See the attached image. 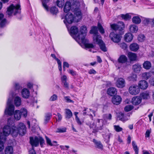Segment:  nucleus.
Returning a JSON list of instances; mask_svg holds the SVG:
<instances>
[{"label":"nucleus","mask_w":154,"mask_h":154,"mask_svg":"<svg viewBox=\"0 0 154 154\" xmlns=\"http://www.w3.org/2000/svg\"><path fill=\"white\" fill-rule=\"evenodd\" d=\"M13 147L11 146H7L5 150V154H13Z\"/></svg>","instance_id":"nucleus-29"},{"label":"nucleus","mask_w":154,"mask_h":154,"mask_svg":"<svg viewBox=\"0 0 154 154\" xmlns=\"http://www.w3.org/2000/svg\"><path fill=\"white\" fill-rule=\"evenodd\" d=\"M66 118V119L70 118L72 116V113L71 111L69 109H65Z\"/></svg>","instance_id":"nucleus-34"},{"label":"nucleus","mask_w":154,"mask_h":154,"mask_svg":"<svg viewBox=\"0 0 154 154\" xmlns=\"http://www.w3.org/2000/svg\"><path fill=\"white\" fill-rule=\"evenodd\" d=\"M4 147V146L3 143H0V154H3L2 151Z\"/></svg>","instance_id":"nucleus-52"},{"label":"nucleus","mask_w":154,"mask_h":154,"mask_svg":"<svg viewBox=\"0 0 154 154\" xmlns=\"http://www.w3.org/2000/svg\"><path fill=\"white\" fill-rule=\"evenodd\" d=\"M61 79L62 82L64 81H66L67 77L66 76L64 75L61 77Z\"/></svg>","instance_id":"nucleus-59"},{"label":"nucleus","mask_w":154,"mask_h":154,"mask_svg":"<svg viewBox=\"0 0 154 154\" xmlns=\"http://www.w3.org/2000/svg\"><path fill=\"white\" fill-rule=\"evenodd\" d=\"M16 94H11V97L8 98L7 103V107L5 110V114L9 116L12 115L14 113V119L17 120H18L21 118L20 112L19 110H16L14 112V106L11 103L13 97Z\"/></svg>","instance_id":"nucleus-2"},{"label":"nucleus","mask_w":154,"mask_h":154,"mask_svg":"<svg viewBox=\"0 0 154 154\" xmlns=\"http://www.w3.org/2000/svg\"><path fill=\"white\" fill-rule=\"evenodd\" d=\"M142 101L141 98L139 97H134L131 100L132 104L134 105H137L140 104Z\"/></svg>","instance_id":"nucleus-15"},{"label":"nucleus","mask_w":154,"mask_h":154,"mask_svg":"<svg viewBox=\"0 0 154 154\" xmlns=\"http://www.w3.org/2000/svg\"><path fill=\"white\" fill-rule=\"evenodd\" d=\"M128 56L131 61L136 60L137 57L136 54L131 52H129L128 53Z\"/></svg>","instance_id":"nucleus-23"},{"label":"nucleus","mask_w":154,"mask_h":154,"mask_svg":"<svg viewBox=\"0 0 154 154\" xmlns=\"http://www.w3.org/2000/svg\"><path fill=\"white\" fill-rule=\"evenodd\" d=\"M63 68L64 69L65 67L69 68V64L66 62H64L63 63Z\"/></svg>","instance_id":"nucleus-57"},{"label":"nucleus","mask_w":154,"mask_h":154,"mask_svg":"<svg viewBox=\"0 0 154 154\" xmlns=\"http://www.w3.org/2000/svg\"><path fill=\"white\" fill-rule=\"evenodd\" d=\"M93 142L95 145V147L100 149H102L103 146L100 141H97L95 139L93 140Z\"/></svg>","instance_id":"nucleus-30"},{"label":"nucleus","mask_w":154,"mask_h":154,"mask_svg":"<svg viewBox=\"0 0 154 154\" xmlns=\"http://www.w3.org/2000/svg\"><path fill=\"white\" fill-rule=\"evenodd\" d=\"M140 96L143 99H148L150 97L149 92L147 91L141 93Z\"/></svg>","instance_id":"nucleus-24"},{"label":"nucleus","mask_w":154,"mask_h":154,"mask_svg":"<svg viewBox=\"0 0 154 154\" xmlns=\"http://www.w3.org/2000/svg\"><path fill=\"white\" fill-rule=\"evenodd\" d=\"M133 108V106L131 105H128L125 107L124 110L126 112H129Z\"/></svg>","instance_id":"nucleus-44"},{"label":"nucleus","mask_w":154,"mask_h":154,"mask_svg":"<svg viewBox=\"0 0 154 154\" xmlns=\"http://www.w3.org/2000/svg\"><path fill=\"white\" fill-rule=\"evenodd\" d=\"M21 116L22 115L24 117H26L27 116V111L25 108L21 109L20 111Z\"/></svg>","instance_id":"nucleus-42"},{"label":"nucleus","mask_w":154,"mask_h":154,"mask_svg":"<svg viewBox=\"0 0 154 154\" xmlns=\"http://www.w3.org/2000/svg\"><path fill=\"white\" fill-rule=\"evenodd\" d=\"M76 17V16L75 14L74 17H73L72 13H69L65 16V20L69 24L72 23L73 20L76 22H78L80 20H79L78 21H76V20L75 18Z\"/></svg>","instance_id":"nucleus-11"},{"label":"nucleus","mask_w":154,"mask_h":154,"mask_svg":"<svg viewBox=\"0 0 154 154\" xmlns=\"http://www.w3.org/2000/svg\"><path fill=\"white\" fill-rule=\"evenodd\" d=\"M6 21L5 19H4L2 20L0 23V26L1 27H4L6 23Z\"/></svg>","instance_id":"nucleus-49"},{"label":"nucleus","mask_w":154,"mask_h":154,"mask_svg":"<svg viewBox=\"0 0 154 154\" xmlns=\"http://www.w3.org/2000/svg\"><path fill=\"white\" fill-rule=\"evenodd\" d=\"M120 47L122 49H125L127 48V45L125 43H122L119 44Z\"/></svg>","instance_id":"nucleus-50"},{"label":"nucleus","mask_w":154,"mask_h":154,"mask_svg":"<svg viewBox=\"0 0 154 154\" xmlns=\"http://www.w3.org/2000/svg\"><path fill=\"white\" fill-rule=\"evenodd\" d=\"M117 91L116 89L114 87H111L108 89L107 93L109 95L112 96L117 94Z\"/></svg>","instance_id":"nucleus-21"},{"label":"nucleus","mask_w":154,"mask_h":154,"mask_svg":"<svg viewBox=\"0 0 154 154\" xmlns=\"http://www.w3.org/2000/svg\"><path fill=\"white\" fill-rule=\"evenodd\" d=\"M87 125L89 126L90 128L94 130L95 128L96 125L94 123H93L92 124H88Z\"/></svg>","instance_id":"nucleus-53"},{"label":"nucleus","mask_w":154,"mask_h":154,"mask_svg":"<svg viewBox=\"0 0 154 154\" xmlns=\"http://www.w3.org/2000/svg\"><path fill=\"white\" fill-rule=\"evenodd\" d=\"M114 128L115 131L117 132H120L123 129L122 128L120 127L119 125H115L114 126Z\"/></svg>","instance_id":"nucleus-46"},{"label":"nucleus","mask_w":154,"mask_h":154,"mask_svg":"<svg viewBox=\"0 0 154 154\" xmlns=\"http://www.w3.org/2000/svg\"><path fill=\"white\" fill-rule=\"evenodd\" d=\"M138 39L139 41L143 42L145 39V36L143 34L139 35L138 37Z\"/></svg>","instance_id":"nucleus-48"},{"label":"nucleus","mask_w":154,"mask_h":154,"mask_svg":"<svg viewBox=\"0 0 154 154\" xmlns=\"http://www.w3.org/2000/svg\"><path fill=\"white\" fill-rule=\"evenodd\" d=\"M137 78V76L136 75L133 74L128 77V79L129 81H134L136 80Z\"/></svg>","instance_id":"nucleus-38"},{"label":"nucleus","mask_w":154,"mask_h":154,"mask_svg":"<svg viewBox=\"0 0 154 154\" xmlns=\"http://www.w3.org/2000/svg\"><path fill=\"white\" fill-rule=\"evenodd\" d=\"M96 72L95 70L93 69H90L88 72V73L89 74H94L96 73Z\"/></svg>","instance_id":"nucleus-62"},{"label":"nucleus","mask_w":154,"mask_h":154,"mask_svg":"<svg viewBox=\"0 0 154 154\" xmlns=\"http://www.w3.org/2000/svg\"><path fill=\"white\" fill-rule=\"evenodd\" d=\"M90 32L91 34H93L94 35L93 37V41H94V37L95 35L98 36H100V35H97L98 31L97 30V27L96 26H93L91 28L90 30Z\"/></svg>","instance_id":"nucleus-28"},{"label":"nucleus","mask_w":154,"mask_h":154,"mask_svg":"<svg viewBox=\"0 0 154 154\" xmlns=\"http://www.w3.org/2000/svg\"><path fill=\"white\" fill-rule=\"evenodd\" d=\"M66 101L68 103L73 102V101L69 98V97L66 96L64 97Z\"/></svg>","instance_id":"nucleus-54"},{"label":"nucleus","mask_w":154,"mask_h":154,"mask_svg":"<svg viewBox=\"0 0 154 154\" xmlns=\"http://www.w3.org/2000/svg\"><path fill=\"white\" fill-rule=\"evenodd\" d=\"M127 58L124 55H122L120 56L118 59V61L119 63H125L127 62Z\"/></svg>","instance_id":"nucleus-27"},{"label":"nucleus","mask_w":154,"mask_h":154,"mask_svg":"<svg viewBox=\"0 0 154 154\" xmlns=\"http://www.w3.org/2000/svg\"><path fill=\"white\" fill-rule=\"evenodd\" d=\"M14 125H7L5 126L3 129V133H0V143H3V141H5L6 139V137L9 135L11 133L12 134Z\"/></svg>","instance_id":"nucleus-4"},{"label":"nucleus","mask_w":154,"mask_h":154,"mask_svg":"<svg viewBox=\"0 0 154 154\" xmlns=\"http://www.w3.org/2000/svg\"><path fill=\"white\" fill-rule=\"evenodd\" d=\"M100 36L95 35L94 37V42L98 44L100 47V49L104 52L107 51V48L105 46V44L101 39Z\"/></svg>","instance_id":"nucleus-8"},{"label":"nucleus","mask_w":154,"mask_h":154,"mask_svg":"<svg viewBox=\"0 0 154 154\" xmlns=\"http://www.w3.org/2000/svg\"><path fill=\"white\" fill-rule=\"evenodd\" d=\"M69 72L70 74L73 76L76 75V72L72 70H69Z\"/></svg>","instance_id":"nucleus-60"},{"label":"nucleus","mask_w":154,"mask_h":154,"mask_svg":"<svg viewBox=\"0 0 154 154\" xmlns=\"http://www.w3.org/2000/svg\"><path fill=\"white\" fill-rule=\"evenodd\" d=\"M51 116V114L50 113H48L46 114L44 120V124H46L49 121L50 117Z\"/></svg>","instance_id":"nucleus-35"},{"label":"nucleus","mask_w":154,"mask_h":154,"mask_svg":"<svg viewBox=\"0 0 154 154\" xmlns=\"http://www.w3.org/2000/svg\"><path fill=\"white\" fill-rule=\"evenodd\" d=\"M125 80L122 78L118 79L116 80V85L119 88H122L125 86Z\"/></svg>","instance_id":"nucleus-13"},{"label":"nucleus","mask_w":154,"mask_h":154,"mask_svg":"<svg viewBox=\"0 0 154 154\" xmlns=\"http://www.w3.org/2000/svg\"><path fill=\"white\" fill-rule=\"evenodd\" d=\"M78 32V29L76 26H72L70 29V32L72 34L76 35Z\"/></svg>","instance_id":"nucleus-32"},{"label":"nucleus","mask_w":154,"mask_h":154,"mask_svg":"<svg viewBox=\"0 0 154 154\" xmlns=\"http://www.w3.org/2000/svg\"><path fill=\"white\" fill-rule=\"evenodd\" d=\"M29 154H36L35 152L34 149V148L29 151Z\"/></svg>","instance_id":"nucleus-64"},{"label":"nucleus","mask_w":154,"mask_h":154,"mask_svg":"<svg viewBox=\"0 0 154 154\" xmlns=\"http://www.w3.org/2000/svg\"><path fill=\"white\" fill-rule=\"evenodd\" d=\"M129 29L132 32H136L138 30V28L136 25H133L130 26Z\"/></svg>","instance_id":"nucleus-31"},{"label":"nucleus","mask_w":154,"mask_h":154,"mask_svg":"<svg viewBox=\"0 0 154 154\" xmlns=\"http://www.w3.org/2000/svg\"><path fill=\"white\" fill-rule=\"evenodd\" d=\"M14 89L15 90V91L14 92H13L12 91H11L10 92V94L9 95V98L11 97V94H16L13 97H13H14V96H15L16 94L17 93H16V91H17L18 92L19 91V90L21 89L22 88V87L20 86L19 84L15 82L14 83Z\"/></svg>","instance_id":"nucleus-17"},{"label":"nucleus","mask_w":154,"mask_h":154,"mask_svg":"<svg viewBox=\"0 0 154 154\" xmlns=\"http://www.w3.org/2000/svg\"><path fill=\"white\" fill-rule=\"evenodd\" d=\"M133 22L136 24H139L141 22L140 18L138 16H134L132 19Z\"/></svg>","instance_id":"nucleus-33"},{"label":"nucleus","mask_w":154,"mask_h":154,"mask_svg":"<svg viewBox=\"0 0 154 154\" xmlns=\"http://www.w3.org/2000/svg\"><path fill=\"white\" fill-rule=\"evenodd\" d=\"M130 49L134 51H136L139 48L138 45L136 43H133L129 46Z\"/></svg>","instance_id":"nucleus-25"},{"label":"nucleus","mask_w":154,"mask_h":154,"mask_svg":"<svg viewBox=\"0 0 154 154\" xmlns=\"http://www.w3.org/2000/svg\"><path fill=\"white\" fill-rule=\"evenodd\" d=\"M150 133V130H147L145 134V137H148L149 136V134Z\"/></svg>","instance_id":"nucleus-58"},{"label":"nucleus","mask_w":154,"mask_h":154,"mask_svg":"<svg viewBox=\"0 0 154 154\" xmlns=\"http://www.w3.org/2000/svg\"><path fill=\"white\" fill-rule=\"evenodd\" d=\"M75 120L77 123L79 125H81L82 124V122L80 121L79 118L78 117L75 118Z\"/></svg>","instance_id":"nucleus-61"},{"label":"nucleus","mask_w":154,"mask_h":154,"mask_svg":"<svg viewBox=\"0 0 154 154\" xmlns=\"http://www.w3.org/2000/svg\"><path fill=\"white\" fill-rule=\"evenodd\" d=\"M140 91V89L138 88V86L134 85L130 86L129 89V92L133 95H135L138 94Z\"/></svg>","instance_id":"nucleus-10"},{"label":"nucleus","mask_w":154,"mask_h":154,"mask_svg":"<svg viewBox=\"0 0 154 154\" xmlns=\"http://www.w3.org/2000/svg\"><path fill=\"white\" fill-rule=\"evenodd\" d=\"M98 28L100 32L102 34L104 33V30L102 26L99 23L98 24Z\"/></svg>","instance_id":"nucleus-45"},{"label":"nucleus","mask_w":154,"mask_h":154,"mask_svg":"<svg viewBox=\"0 0 154 154\" xmlns=\"http://www.w3.org/2000/svg\"><path fill=\"white\" fill-rule=\"evenodd\" d=\"M152 19L146 18L145 20V21L147 23H149L152 22Z\"/></svg>","instance_id":"nucleus-56"},{"label":"nucleus","mask_w":154,"mask_h":154,"mask_svg":"<svg viewBox=\"0 0 154 154\" xmlns=\"http://www.w3.org/2000/svg\"><path fill=\"white\" fill-rule=\"evenodd\" d=\"M22 100L20 97L17 96L16 97L14 100V103L16 106H19L21 104Z\"/></svg>","instance_id":"nucleus-22"},{"label":"nucleus","mask_w":154,"mask_h":154,"mask_svg":"<svg viewBox=\"0 0 154 154\" xmlns=\"http://www.w3.org/2000/svg\"><path fill=\"white\" fill-rule=\"evenodd\" d=\"M80 4L79 1H74L72 5L69 2H66L64 8V11L66 13L68 12L71 9L74 13V14L76 16L75 17L76 21L82 19V14L80 9Z\"/></svg>","instance_id":"nucleus-1"},{"label":"nucleus","mask_w":154,"mask_h":154,"mask_svg":"<svg viewBox=\"0 0 154 154\" xmlns=\"http://www.w3.org/2000/svg\"><path fill=\"white\" fill-rule=\"evenodd\" d=\"M138 86L142 89H145L148 87V84L146 81L141 80L139 82Z\"/></svg>","instance_id":"nucleus-18"},{"label":"nucleus","mask_w":154,"mask_h":154,"mask_svg":"<svg viewBox=\"0 0 154 154\" xmlns=\"http://www.w3.org/2000/svg\"><path fill=\"white\" fill-rule=\"evenodd\" d=\"M57 95L55 94H54L50 97L49 100L51 101H53L57 100Z\"/></svg>","instance_id":"nucleus-47"},{"label":"nucleus","mask_w":154,"mask_h":154,"mask_svg":"<svg viewBox=\"0 0 154 154\" xmlns=\"http://www.w3.org/2000/svg\"><path fill=\"white\" fill-rule=\"evenodd\" d=\"M44 142V139L41 137L35 136L34 137H30L29 138V142L32 146V148H33L34 146H38L39 145V143L41 147H42Z\"/></svg>","instance_id":"nucleus-7"},{"label":"nucleus","mask_w":154,"mask_h":154,"mask_svg":"<svg viewBox=\"0 0 154 154\" xmlns=\"http://www.w3.org/2000/svg\"><path fill=\"white\" fill-rule=\"evenodd\" d=\"M133 38V35L131 33H127L125 35L124 37L125 41L128 42H131Z\"/></svg>","instance_id":"nucleus-20"},{"label":"nucleus","mask_w":154,"mask_h":154,"mask_svg":"<svg viewBox=\"0 0 154 154\" xmlns=\"http://www.w3.org/2000/svg\"><path fill=\"white\" fill-rule=\"evenodd\" d=\"M122 100L121 97L119 95H116L113 97L112 99V102L113 104L116 105L119 104Z\"/></svg>","instance_id":"nucleus-16"},{"label":"nucleus","mask_w":154,"mask_h":154,"mask_svg":"<svg viewBox=\"0 0 154 154\" xmlns=\"http://www.w3.org/2000/svg\"><path fill=\"white\" fill-rule=\"evenodd\" d=\"M20 6L19 4L16 5H11L8 8L6 13L9 17L11 16L12 14L14 15L17 14H20L21 12Z\"/></svg>","instance_id":"nucleus-6"},{"label":"nucleus","mask_w":154,"mask_h":154,"mask_svg":"<svg viewBox=\"0 0 154 154\" xmlns=\"http://www.w3.org/2000/svg\"><path fill=\"white\" fill-rule=\"evenodd\" d=\"M121 17L125 20H129L131 18V16L128 14H127L125 15L122 14L121 15Z\"/></svg>","instance_id":"nucleus-37"},{"label":"nucleus","mask_w":154,"mask_h":154,"mask_svg":"<svg viewBox=\"0 0 154 154\" xmlns=\"http://www.w3.org/2000/svg\"><path fill=\"white\" fill-rule=\"evenodd\" d=\"M107 119L111 120L112 118V115L110 114H109L108 115H105Z\"/></svg>","instance_id":"nucleus-63"},{"label":"nucleus","mask_w":154,"mask_h":154,"mask_svg":"<svg viewBox=\"0 0 154 154\" xmlns=\"http://www.w3.org/2000/svg\"><path fill=\"white\" fill-rule=\"evenodd\" d=\"M141 69V65L139 63L135 64L132 66L133 71L136 73H139Z\"/></svg>","instance_id":"nucleus-19"},{"label":"nucleus","mask_w":154,"mask_h":154,"mask_svg":"<svg viewBox=\"0 0 154 154\" xmlns=\"http://www.w3.org/2000/svg\"><path fill=\"white\" fill-rule=\"evenodd\" d=\"M22 97L25 99L28 98L30 96V92L29 90L26 88L23 89L21 91Z\"/></svg>","instance_id":"nucleus-14"},{"label":"nucleus","mask_w":154,"mask_h":154,"mask_svg":"<svg viewBox=\"0 0 154 154\" xmlns=\"http://www.w3.org/2000/svg\"><path fill=\"white\" fill-rule=\"evenodd\" d=\"M12 129V135L13 136L16 137L18 134L21 135H23L26 132V126L22 123H19L17 128L14 126Z\"/></svg>","instance_id":"nucleus-5"},{"label":"nucleus","mask_w":154,"mask_h":154,"mask_svg":"<svg viewBox=\"0 0 154 154\" xmlns=\"http://www.w3.org/2000/svg\"><path fill=\"white\" fill-rule=\"evenodd\" d=\"M143 66L144 69H149L151 67V63L149 61H145L143 63Z\"/></svg>","instance_id":"nucleus-26"},{"label":"nucleus","mask_w":154,"mask_h":154,"mask_svg":"<svg viewBox=\"0 0 154 154\" xmlns=\"http://www.w3.org/2000/svg\"><path fill=\"white\" fill-rule=\"evenodd\" d=\"M79 32L81 33L80 34H79L78 35L75 36V40L79 44L80 43H83L86 48H94L93 45L89 43L88 41L85 38V36L87 33L86 27L84 26H82L80 28Z\"/></svg>","instance_id":"nucleus-3"},{"label":"nucleus","mask_w":154,"mask_h":154,"mask_svg":"<svg viewBox=\"0 0 154 154\" xmlns=\"http://www.w3.org/2000/svg\"><path fill=\"white\" fill-rule=\"evenodd\" d=\"M50 11L51 13L53 14H56L58 12L57 8L55 7H51Z\"/></svg>","instance_id":"nucleus-43"},{"label":"nucleus","mask_w":154,"mask_h":154,"mask_svg":"<svg viewBox=\"0 0 154 154\" xmlns=\"http://www.w3.org/2000/svg\"><path fill=\"white\" fill-rule=\"evenodd\" d=\"M49 0H42V5L45 9L47 11H48V8L46 4L48 2Z\"/></svg>","instance_id":"nucleus-41"},{"label":"nucleus","mask_w":154,"mask_h":154,"mask_svg":"<svg viewBox=\"0 0 154 154\" xmlns=\"http://www.w3.org/2000/svg\"><path fill=\"white\" fill-rule=\"evenodd\" d=\"M110 26L111 28L115 31H121L125 28V25L122 22H119L118 24H111Z\"/></svg>","instance_id":"nucleus-9"},{"label":"nucleus","mask_w":154,"mask_h":154,"mask_svg":"<svg viewBox=\"0 0 154 154\" xmlns=\"http://www.w3.org/2000/svg\"><path fill=\"white\" fill-rule=\"evenodd\" d=\"M63 83V85L64 87L67 89H69V83L67 82V81H64Z\"/></svg>","instance_id":"nucleus-55"},{"label":"nucleus","mask_w":154,"mask_h":154,"mask_svg":"<svg viewBox=\"0 0 154 154\" xmlns=\"http://www.w3.org/2000/svg\"><path fill=\"white\" fill-rule=\"evenodd\" d=\"M64 3V0H57V5L59 8H62Z\"/></svg>","instance_id":"nucleus-40"},{"label":"nucleus","mask_w":154,"mask_h":154,"mask_svg":"<svg viewBox=\"0 0 154 154\" xmlns=\"http://www.w3.org/2000/svg\"><path fill=\"white\" fill-rule=\"evenodd\" d=\"M66 128L64 127L58 128L56 131V133H64L66 132Z\"/></svg>","instance_id":"nucleus-36"},{"label":"nucleus","mask_w":154,"mask_h":154,"mask_svg":"<svg viewBox=\"0 0 154 154\" xmlns=\"http://www.w3.org/2000/svg\"><path fill=\"white\" fill-rule=\"evenodd\" d=\"M46 139L47 143L51 146H53V145L51 142V140L47 137H45Z\"/></svg>","instance_id":"nucleus-51"},{"label":"nucleus","mask_w":154,"mask_h":154,"mask_svg":"<svg viewBox=\"0 0 154 154\" xmlns=\"http://www.w3.org/2000/svg\"><path fill=\"white\" fill-rule=\"evenodd\" d=\"M142 77L143 79H148L150 77V73L147 72L143 73L142 74Z\"/></svg>","instance_id":"nucleus-39"},{"label":"nucleus","mask_w":154,"mask_h":154,"mask_svg":"<svg viewBox=\"0 0 154 154\" xmlns=\"http://www.w3.org/2000/svg\"><path fill=\"white\" fill-rule=\"evenodd\" d=\"M109 37L111 40L115 43H118L121 40V37L119 35L116 34L114 32H111L109 35Z\"/></svg>","instance_id":"nucleus-12"}]
</instances>
